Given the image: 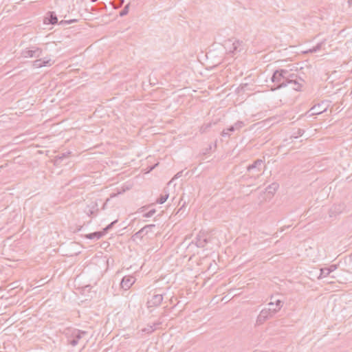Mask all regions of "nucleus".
Listing matches in <instances>:
<instances>
[{
  "mask_svg": "<svg viewBox=\"0 0 352 352\" xmlns=\"http://www.w3.org/2000/svg\"><path fill=\"white\" fill-rule=\"evenodd\" d=\"M293 77L292 74L287 69H283L274 72L272 76V81L277 84V88H280L287 86L289 78Z\"/></svg>",
  "mask_w": 352,
  "mask_h": 352,
  "instance_id": "f257e3e1",
  "label": "nucleus"
},
{
  "mask_svg": "<svg viewBox=\"0 0 352 352\" xmlns=\"http://www.w3.org/2000/svg\"><path fill=\"white\" fill-rule=\"evenodd\" d=\"M224 47L228 54L235 55L243 50L241 41L236 39H229L225 42Z\"/></svg>",
  "mask_w": 352,
  "mask_h": 352,
  "instance_id": "f03ea898",
  "label": "nucleus"
},
{
  "mask_svg": "<svg viewBox=\"0 0 352 352\" xmlns=\"http://www.w3.org/2000/svg\"><path fill=\"white\" fill-rule=\"evenodd\" d=\"M276 313L272 308H265L262 309L258 314L256 319V324H261L264 323L267 319L272 318Z\"/></svg>",
  "mask_w": 352,
  "mask_h": 352,
  "instance_id": "7ed1b4c3",
  "label": "nucleus"
},
{
  "mask_svg": "<svg viewBox=\"0 0 352 352\" xmlns=\"http://www.w3.org/2000/svg\"><path fill=\"white\" fill-rule=\"evenodd\" d=\"M43 50L37 47L27 48L22 51L21 55L24 58H38L41 56Z\"/></svg>",
  "mask_w": 352,
  "mask_h": 352,
  "instance_id": "20e7f679",
  "label": "nucleus"
},
{
  "mask_svg": "<svg viewBox=\"0 0 352 352\" xmlns=\"http://www.w3.org/2000/svg\"><path fill=\"white\" fill-rule=\"evenodd\" d=\"M155 227L154 224L146 225L140 229L138 232L135 233L132 236V239L135 240L136 239H142L144 236L146 235L148 232L153 231V229Z\"/></svg>",
  "mask_w": 352,
  "mask_h": 352,
  "instance_id": "39448f33",
  "label": "nucleus"
},
{
  "mask_svg": "<svg viewBox=\"0 0 352 352\" xmlns=\"http://www.w3.org/2000/svg\"><path fill=\"white\" fill-rule=\"evenodd\" d=\"M87 334L86 331L74 329L72 333L73 338L70 340L69 342L72 346L78 344L79 340Z\"/></svg>",
  "mask_w": 352,
  "mask_h": 352,
  "instance_id": "423d86ee",
  "label": "nucleus"
},
{
  "mask_svg": "<svg viewBox=\"0 0 352 352\" xmlns=\"http://www.w3.org/2000/svg\"><path fill=\"white\" fill-rule=\"evenodd\" d=\"M293 78H290L289 80L288 85H291L292 88L294 90L299 91L302 87L300 81H302L300 78H298V76L295 74L292 73Z\"/></svg>",
  "mask_w": 352,
  "mask_h": 352,
  "instance_id": "0eeeda50",
  "label": "nucleus"
},
{
  "mask_svg": "<svg viewBox=\"0 0 352 352\" xmlns=\"http://www.w3.org/2000/svg\"><path fill=\"white\" fill-rule=\"evenodd\" d=\"M135 278L132 276H124L121 283L120 285L121 287L125 290L129 289L133 284L135 283Z\"/></svg>",
  "mask_w": 352,
  "mask_h": 352,
  "instance_id": "6e6552de",
  "label": "nucleus"
},
{
  "mask_svg": "<svg viewBox=\"0 0 352 352\" xmlns=\"http://www.w3.org/2000/svg\"><path fill=\"white\" fill-rule=\"evenodd\" d=\"M326 109H327V108L324 107L323 106V104H318L314 105L313 107H311L310 109V110L309 111V113H310V116L319 115V114L323 113L324 111H325Z\"/></svg>",
  "mask_w": 352,
  "mask_h": 352,
  "instance_id": "1a4fd4ad",
  "label": "nucleus"
},
{
  "mask_svg": "<svg viewBox=\"0 0 352 352\" xmlns=\"http://www.w3.org/2000/svg\"><path fill=\"white\" fill-rule=\"evenodd\" d=\"M98 211V205L96 203H91L89 205L87 206L85 210L86 214L91 217L92 215H96Z\"/></svg>",
  "mask_w": 352,
  "mask_h": 352,
  "instance_id": "9d476101",
  "label": "nucleus"
},
{
  "mask_svg": "<svg viewBox=\"0 0 352 352\" xmlns=\"http://www.w3.org/2000/svg\"><path fill=\"white\" fill-rule=\"evenodd\" d=\"M163 300V295L162 294H155L152 298L148 302L149 306H159Z\"/></svg>",
  "mask_w": 352,
  "mask_h": 352,
  "instance_id": "9b49d317",
  "label": "nucleus"
},
{
  "mask_svg": "<svg viewBox=\"0 0 352 352\" xmlns=\"http://www.w3.org/2000/svg\"><path fill=\"white\" fill-rule=\"evenodd\" d=\"M52 65V62L51 59L47 60H42V59H37L33 62V66L35 68H40L45 66H50Z\"/></svg>",
  "mask_w": 352,
  "mask_h": 352,
  "instance_id": "f8f14e48",
  "label": "nucleus"
},
{
  "mask_svg": "<svg viewBox=\"0 0 352 352\" xmlns=\"http://www.w3.org/2000/svg\"><path fill=\"white\" fill-rule=\"evenodd\" d=\"M208 242V239L204 233H199L197 238L195 244L199 248H204Z\"/></svg>",
  "mask_w": 352,
  "mask_h": 352,
  "instance_id": "ddd939ff",
  "label": "nucleus"
},
{
  "mask_svg": "<svg viewBox=\"0 0 352 352\" xmlns=\"http://www.w3.org/2000/svg\"><path fill=\"white\" fill-rule=\"evenodd\" d=\"M263 164L264 162L262 160L258 159L256 161H254L252 164L248 166L247 170L249 172L252 170H256L259 171L261 170V168L263 166Z\"/></svg>",
  "mask_w": 352,
  "mask_h": 352,
  "instance_id": "4468645a",
  "label": "nucleus"
},
{
  "mask_svg": "<svg viewBox=\"0 0 352 352\" xmlns=\"http://www.w3.org/2000/svg\"><path fill=\"white\" fill-rule=\"evenodd\" d=\"M245 126V124L243 121H237L236 122L234 125L230 126L228 128V131H230L231 132H234L236 131H240L243 126Z\"/></svg>",
  "mask_w": 352,
  "mask_h": 352,
  "instance_id": "2eb2a0df",
  "label": "nucleus"
},
{
  "mask_svg": "<svg viewBox=\"0 0 352 352\" xmlns=\"http://www.w3.org/2000/svg\"><path fill=\"white\" fill-rule=\"evenodd\" d=\"M326 42V40L324 39L320 43H318L316 46L313 47L312 48L309 49L308 50L305 51V53H315L316 52L320 51L322 47L324 45Z\"/></svg>",
  "mask_w": 352,
  "mask_h": 352,
  "instance_id": "dca6fc26",
  "label": "nucleus"
},
{
  "mask_svg": "<svg viewBox=\"0 0 352 352\" xmlns=\"http://www.w3.org/2000/svg\"><path fill=\"white\" fill-rule=\"evenodd\" d=\"M104 232H95L93 233L87 234L85 235V238L91 239V240H98L103 236Z\"/></svg>",
  "mask_w": 352,
  "mask_h": 352,
  "instance_id": "f3484780",
  "label": "nucleus"
},
{
  "mask_svg": "<svg viewBox=\"0 0 352 352\" xmlns=\"http://www.w3.org/2000/svg\"><path fill=\"white\" fill-rule=\"evenodd\" d=\"M168 197H169V193L168 192V191L164 190V194L160 195V197L157 200V203H158L160 204H164L167 200Z\"/></svg>",
  "mask_w": 352,
  "mask_h": 352,
  "instance_id": "a211bd4d",
  "label": "nucleus"
},
{
  "mask_svg": "<svg viewBox=\"0 0 352 352\" xmlns=\"http://www.w3.org/2000/svg\"><path fill=\"white\" fill-rule=\"evenodd\" d=\"M329 270H328L327 267H324L320 269V274L318 276V278H322L327 277L328 275H329Z\"/></svg>",
  "mask_w": 352,
  "mask_h": 352,
  "instance_id": "6ab92c4d",
  "label": "nucleus"
},
{
  "mask_svg": "<svg viewBox=\"0 0 352 352\" xmlns=\"http://www.w3.org/2000/svg\"><path fill=\"white\" fill-rule=\"evenodd\" d=\"M283 305V302L280 300H277L275 303L276 307L272 308V309L276 314L282 308Z\"/></svg>",
  "mask_w": 352,
  "mask_h": 352,
  "instance_id": "aec40b11",
  "label": "nucleus"
},
{
  "mask_svg": "<svg viewBox=\"0 0 352 352\" xmlns=\"http://www.w3.org/2000/svg\"><path fill=\"white\" fill-rule=\"evenodd\" d=\"M212 124L211 122L204 124L200 128L201 133L206 132L212 126Z\"/></svg>",
  "mask_w": 352,
  "mask_h": 352,
  "instance_id": "412c9836",
  "label": "nucleus"
},
{
  "mask_svg": "<svg viewBox=\"0 0 352 352\" xmlns=\"http://www.w3.org/2000/svg\"><path fill=\"white\" fill-rule=\"evenodd\" d=\"M129 3L126 5L124 7V8L121 10V12H120V16H123L126 15L129 12Z\"/></svg>",
  "mask_w": 352,
  "mask_h": 352,
  "instance_id": "4be33fe9",
  "label": "nucleus"
},
{
  "mask_svg": "<svg viewBox=\"0 0 352 352\" xmlns=\"http://www.w3.org/2000/svg\"><path fill=\"white\" fill-rule=\"evenodd\" d=\"M117 221H118L117 220H115L113 222H111L110 224H109L106 228H104L102 231V232H104V234H105L107 233V232L108 230H109Z\"/></svg>",
  "mask_w": 352,
  "mask_h": 352,
  "instance_id": "5701e85b",
  "label": "nucleus"
},
{
  "mask_svg": "<svg viewBox=\"0 0 352 352\" xmlns=\"http://www.w3.org/2000/svg\"><path fill=\"white\" fill-rule=\"evenodd\" d=\"M156 210L155 209H152L149 210L148 212L145 213L143 216L146 218L151 217L155 213Z\"/></svg>",
  "mask_w": 352,
  "mask_h": 352,
  "instance_id": "b1692460",
  "label": "nucleus"
},
{
  "mask_svg": "<svg viewBox=\"0 0 352 352\" xmlns=\"http://www.w3.org/2000/svg\"><path fill=\"white\" fill-rule=\"evenodd\" d=\"M58 22V19L56 15L51 14L50 19V23L51 24H56Z\"/></svg>",
  "mask_w": 352,
  "mask_h": 352,
  "instance_id": "393cba45",
  "label": "nucleus"
},
{
  "mask_svg": "<svg viewBox=\"0 0 352 352\" xmlns=\"http://www.w3.org/2000/svg\"><path fill=\"white\" fill-rule=\"evenodd\" d=\"M230 131H228V129H224L221 132V136H223V137H230Z\"/></svg>",
  "mask_w": 352,
  "mask_h": 352,
  "instance_id": "a878e982",
  "label": "nucleus"
},
{
  "mask_svg": "<svg viewBox=\"0 0 352 352\" xmlns=\"http://www.w3.org/2000/svg\"><path fill=\"white\" fill-rule=\"evenodd\" d=\"M327 268L328 270H329V272L331 273V272L335 271L337 269V265H331L329 267H327Z\"/></svg>",
  "mask_w": 352,
  "mask_h": 352,
  "instance_id": "bb28decb",
  "label": "nucleus"
},
{
  "mask_svg": "<svg viewBox=\"0 0 352 352\" xmlns=\"http://www.w3.org/2000/svg\"><path fill=\"white\" fill-rule=\"evenodd\" d=\"M155 329H156L155 327H153L151 326L149 328L145 329L144 331H146L147 333H151L153 331H155Z\"/></svg>",
  "mask_w": 352,
  "mask_h": 352,
  "instance_id": "cd10ccee",
  "label": "nucleus"
},
{
  "mask_svg": "<svg viewBox=\"0 0 352 352\" xmlns=\"http://www.w3.org/2000/svg\"><path fill=\"white\" fill-rule=\"evenodd\" d=\"M304 131L302 129H298L296 133V135L294 136V138H297L298 136L302 135Z\"/></svg>",
  "mask_w": 352,
  "mask_h": 352,
  "instance_id": "c85d7f7f",
  "label": "nucleus"
},
{
  "mask_svg": "<svg viewBox=\"0 0 352 352\" xmlns=\"http://www.w3.org/2000/svg\"><path fill=\"white\" fill-rule=\"evenodd\" d=\"M182 173H183V171L178 172V173L175 175V177H173V179H177V178L180 177L182 175Z\"/></svg>",
  "mask_w": 352,
  "mask_h": 352,
  "instance_id": "c756f323",
  "label": "nucleus"
},
{
  "mask_svg": "<svg viewBox=\"0 0 352 352\" xmlns=\"http://www.w3.org/2000/svg\"><path fill=\"white\" fill-rule=\"evenodd\" d=\"M274 304L272 302L268 303V306L270 307L269 308H274Z\"/></svg>",
  "mask_w": 352,
  "mask_h": 352,
  "instance_id": "7c9ffc66",
  "label": "nucleus"
},
{
  "mask_svg": "<svg viewBox=\"0 0 352 352\" xmlns=\"http://www.w3.org/2000/svg\"><path fill=\"white\" fill-rule=\"evenodd\" d=\"M348 4L351 6L352 5V0H348Z\"/></svg>",
  "mask_w": 352,
  "mask_h": 352,
  "instance_id": "2f4dec72",
  "label": "nucleus"
},
{
  "mask_svg": "<svg viewBox=\"0 0 352 352\" xmlns=\"http://www.w3.org/2000/svg\"><path fill=\"white\" fill-rule=\"evenodd\" d=\"M65 157V154H62V155L59 157V159L61 160V159L64 158Z\"/></svg>",
  "mask_w": 352,
  "mask_h": 352,
  "instance_id": "473e14b6",
  "label": "nucleus"
},
{
  "mask_svg": "<svg viewBox=\"0 0 352 352\" xmlns=\"http://www.w3.org/2000/svg\"><path fill=\"white\" fill-rule=\"evenodd\" d=\"M272 186H274V188L275 189L278 185L276 184H272Z\"/></svg>",
  "mask_w": 352,
  "mask_h": 352,
  "instance_id": "72a5a7b5",
  "label": "nucleus"
},
{
  "mask_svg": "<svg viewBox=\"0 0 352 352\" xmlns=\"http://www.w3.org/2000/svg\"><path fill=\"white\" fill-rule=\"evenodd\" d=\"M153 168H154L153 166V167H151V168H150V170H153Z\"/></svg>",
  "mask_w": 352,
  "mask_h": 352,
  "instance_id": "f704fd0d",
  "label": "nucleus"
}]
</instances>
